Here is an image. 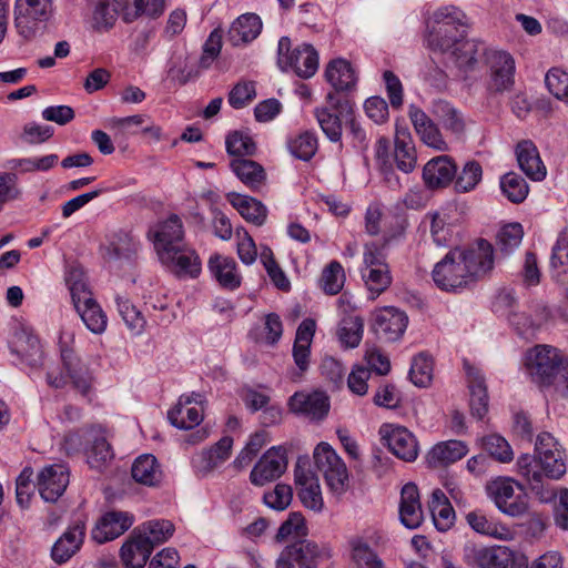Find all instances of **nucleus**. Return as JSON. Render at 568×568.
I'll return each instance as SVG.
<instances>
[{
    "instance_id": "7ed1b4c3",
    "label": "nucleus",
    "mask_w": 568,
    "mask_h": 568,
    "mask_svg": "<svg viewBox=\"0 0 568 568\" xmlns=\"http://www.w3.org/2000/svg\"><path fill=\"white\" fill-rule=\"evenodd\" d=\"M535 455H521L517 460L519 474L528 481L532 490L542 486V477L559 479L566 474L564 452L557 439L548 432L537 436Z\"/></svg>"
},
{
    "instance_id": "2f4dec72",
    "label": "nucleus",
    "mask_w": 568,
    "mask_h": 568,
    "mask_svg": "<svg viewBox=\"0 0 568 568\" xmlns=\"http://www.w3.org/2000/svg\"><path fill=\"white\" fill-rule=\"evenodd\" d=\"M517 162L520 170L532 181H541L546 176V166L544 165L539 152L531 141H521L516 148Z\"/></svg>"
},
{
    "instance_id": "39448f33",
    "label": "nucleus",
    "mask_w": 568,
    "mask_h": 568,
    "mask_svg": "<svg viewBox=\"0 0 568 568\" xmlns=\"http://www.w3.org/2000/svg\"><path fill=\"white\" fill-rule=\"evenodd\" d=\"M277 65L284 72L293 71L298 78L310 79L318 69V53L308 43L292 49L291 39L282 37L277 44Z\"/></svg>"
},
{
    "instance_id": "1a4fd4ad",
    "label": "nucleus",
    "mask_w": 568,
    "mask_h": 568,
    "mask_svg": "<svg viewBox=\"0 0 568 568\" xmlns=\"http://www.w3.org/2000/svg\"><path fill=\"white\" fill-rule=\"evenodd\" d=\"M463 560L470 568H513L515 552L506 546L466 542Z\"/></svg>"
},
{
    "instance_id": "338daca9",
    "label": "nucleus",
    "mask_w": 568,
    "mask_h": 568,
    "mask_svg": "<svg viewBox=\"0 0 568 568\" xmlns=\"http://www.w3.org/2000/svg\"><path fill=\"white\" fill-rule=\"evenodd\" d=\"M305 521L301 513H291L288 518L282 523L275 536L276 541L282 542L288 538H300L305 535Z\"/></svg>"
},
{
    "instance_id": "a18cd8bd",
    "label": "nucleus",
    "mask_w": 568,
    "mask_h": 568,
    "mask_svg": "<svg viewBox=\"0 0 568 568\" xmlns=\"http://www.w3.org/2000/svg\"><path fill=\"white\" fill-rule=\"evenodd\" d=\"M121 0H100L93 11V28L105 31L121 17Z\"/></svg>"
},
{
    "instance_id": "423d86ee",
    "label": "nucleus",
    "mask_w": 568,
    "mask_h": 568,
    "mask_svg": "<svg viewBox=\"0 0 568 568\" xmlns=\"http://www.w3.org/2000/svg\"><path fill=\"white\" fill-rule=\"evenodd\" d=\"M479 49L477 58L484 57L487 67V91L491 94L510 91L515 84V59L506 51L487 49L483 42Z\"/></svg>"
},
{
    "instance_id": "c03bdc74",
    "label": "nucleus",
    "mask_w": 568,
    "mask_h": 568,
    "mask_svg": "<svg viewBox=\"0 0 568 568\" xmlns=\"http://www.w3.org/2000/svg\"><path fill=\"white\" fill-rule=\"evenodd\" d=\"M74 308L91 333L97 335L104 333L108 326V317L95 300L80 304Z\"/></svg>"
},
{
    "instance_id": "de8ad7c7",
    "label": "nucleus",
    "mask_w": 568,
    "mask_h": 568,
    "mask_svg": "<svg viewBox=\"0 0 568 568\" xmlns=\"http://www.w3.org/2000/svg\"><path fill=\"white\" fill-rule=\"evenodd\" d=\"M65 281L69 286L74 307L94 300L82 268L71 267Z\"/></svg>"
},
{
    "instance_id": "ddd939ff",
    "label": "nucleus",
    "mask_w": 568,
    "mask_h": 568,
    "mask_svg": "<svg viewBox=\"0 0 568 568\" xmlns=\"http://www.w3.org/2000/svg\"><path fill=\"white\" fill-rule=\"evenodd\" d=\"M318 545L308 539H297L286 546L276 559V568H317L322 557Z\"/></svg>"
},
{
    "instance_id": "680f3d73",
    "label": "nucleus",
    "mask_w": 568,
    "mask_h": 568,
    "mask_svg": "<svg viewBox=\"0 0 568 568\" xmlns=\"http://www.w3.org/2000/svg\"><path fill=\"white\" fill-rule=\"evenodd\" d=\"M291 153L300 160H311L317 151V138L312 132H304L288 143Z\"/></svg>"
},
{
    "instance_id": "f03ea898",
    "label": "nucleus",
    "mask_w": 568,
    "mask_h": 568,
    "mask_svg": "<svg viewBox=\"0 0 568 568\" xmlns=\"http://www.w3.org/2000/svg\"><path fill=\"white\" fill-rule=\"evenodd\" d=\"M152 235L160 262L179 277H196L201 272V260L184 242L183 225L178 215L160 223Z\"/></svg>"
},
{
    "instance_id": "603ef678",
    "label": "nucleus",
    "mask_w": 568,
    "mask_h": 568,
    "mask_svg": "<svg viewBox=\"0 0 568 568\" xmlns=\"http://www.w3.org/2000/svg\"><path fill=\"white\" fill-rule=\"evenodd\" d=\"M92 437V444L87 450L88 463L91 468L101 470L114 457L113 449L104 436Z\"/></svg>"
},
{
    "instance_id": "9d476101",
    "label": "nucleus",
    "mask_w": 568,
    "mask_h": 568,
    "mask_svg": "<svg viewBox=\"0 0 568 568\" xmlns=\"http://www.w3.org/2000/svg\"><path fill=\"white\" fill-rule=\"evenodd\" d=\"M458 256H462L460 250H452L434 266L433 281L442 291L456 292L473 283L468 276L467 267Z\"/></svg>"
},
{
    "instance_id": "4d7b16f0",
    "label": "nucleus",
    "mask_w": 568,
    "mask_h": 568,
    "mask_svg": "<svg viewBox=\"0 0 568 568\" xmlns=\"http://www.w3.org/2000/svg\"><path fill=\"white\" fill-rule=\"evenodd\" d=\"M483 169L477 161H467L459 174L456 173L455 189L457 192H470L481 181Z\"/></svg>"
},
{
    "instance_id": "13d9d810",
    "label": "nucleus",
    "mask_w": 568,
    "mask_h": 568,
    "mask_svg": "<svg viewBox=\"0 0 568 568\" xmlns=\"http://www.w3.org/2000/svg\"><path fill=\"white\" fill-rule=\"evenodd\" d=\"M225 146L226 152L235 156V159L253 155L256 151L253 139L248 134L240 131H234L226 136Z\"/></svg>"
},
{
    "instance_id": "9b49d317",
    "label": "nucleus",
    "mask_w": 568,
    "mask_h": 568,
    "mask_svg": "<svg viewBox=\"0 0 568 568\" xmlns=\"http://www.w3.org/2000/svg\"><path fill=\"white\" fill-rule=\"evenodd\" d=\"M52 13V0H16V28L23 38L30 39L36 34L37 23L49 21Z\"/></svg>"
},
{
    "instance_id": "6ab92c4d",
    "label": "nucleus",
    "mask_w": 568,
    "mask_h": 568,
    "mask_svg": "<svg viewBox=\"0 0 568 568\" xmlns=\"http://www.w3.org/2000/svg\"><path fill=\"white\" fill-rule=\"evenodd\" d=\"M408 317L405 312L388 306L376 313L373 331L385 342L398 341L406 331Z\"/></svg>"
},
{
    "instance_id": "774afa93",
    "label": "nucleus",
    "mask_w": 568,
    "mask_h": 568,
    "mask_svg": "<svg viewBox=\"0 0 568 568\" xmlns=\"http://www.w3.org/2000/svg\"><path fill=\"white\" fill-rule=\"evenodd\" d=\"M293 497L292 487L285 484H277L272 491L265 493L263 500L266 506L275 510L286 509Z\"/></svg>"
},
{
    "instance_id": "09e8293b",
    "label": "nucleus",
    "mask_w": 568,
    "mask_h": 568,
    "mask_svg": "<svg viewBox=\"0 0 568 568\" xmlns=\"http://www.w3.org/2000/svg\"><path fill=\"white\" fill-rule=\"evenodd\" d=\"M361 274L372 298L379 296L392 284L389 266H382L379 268H362Z\"/></svg>"
},
{
    "instance_id": "c85d7f7f",
    "label": "nucleus",
    "mask_w": 568,
    "mask_h": 568,
    "mask_svg": "<svg viewBox=\"0 0 568 568\" xmlns=\"http://www.w3.org/2000/svg\"><path fill=\"white\" fill-rule=\"evenodd\" d=\"M465 367L470 392V413L477 419H483L488 412L489 402L485 378L477 368L467 364Z\"/></svg>"
},
{
    "instance_id": "cd10ccee",
    "label": "nucleus",
    "mask_w": 568,
    "mask_h": 568,
    "mask_svg": "<svg viewBox=\"0 0 568 568\" xmlns=\"http://www.w3.org/2000/svg\"><path fill=\"white\" fill-rule=\"evenodd\" d=\"M233 439L229 436L222 437L214 446L203 450L193 458V465L196 471L203 476L224 463L231 455Z\"/></svg>"
},
{
    "instance_id": "a211bd4d",
    "label": "nucleus",
    "mask_w": 568,
    "mask_h": 568,
    "mask_svg": "<svg viewBox=\"0 0 568 568\" xmlns=\"http://www.w3.org/2000/svg\"><path fill=\"white\" fill-rule=\"evenodd\" d=\"M460 255L458 257L467 267L468 276L473 282L485 276L493 268L494 248L484 239H480L474 247L460 250Z\"/></svg>"
},
{
    "instance_id": "79ce46f5",
    "label": "nucleus",
    "mask_w": 568,
    "mask_h": 568,
    "mask_svg": "<svg viewBox=\"0 0 568 568\" xmlns=\"http://www.w3.org/2000/svg\"><path fill=\"white\" fill-rule=\"evenodd\" d=\"M467 453V445L462 440L443 442L429 452V463L435 466L449 465L462 459Z\"/></svg>"
},
{
    "instance_id": "dca6fc26",
    "label": "nucleus",
    "mask_w": 568,
    "mask_h": 568,
    "mask_svg": "<svg viewBox=\"0 0 568 568\" xmlns=\"http://www.w3.org/2000/svg\"><path fill=\"white\" fill-rule=\"evenodd\" d=\"M69 485V469L65 465L53 464L44 466L37 477L40 496L49 503L57 501Z\"/></svg>"
},
{
    "instance_id": "393cba45",
    "label": "nucleus",
    "mask_w": 568,
    "mask_h": 568,
    "mask_svg": "<svg viewBox=\"0 0 568 568\" xmlns=\"http://www.w3.org/2000/svg\"><path fill=\"white\" fill-rule=\"evenodd\" d=\"M85 535L83 521H77L54 542L51 557L58 564L68 561L81 547Z\"/></svg>"
},
{
    "instance_id": "4be33fe9",
    "label": "nucleus",
    "mask_w": 568,
    "mask_h": 568,
    "mask_svg": "<svg viewBox=\"0 0 568 568\" xmlns=\"http://www.w3.org/2000/svg\"><path fill=\"white\" fill-rule=\"evenodd\" d=\"M408 115L416 133L426 145L437 151L448 149L438 126L420 108L414 104L409 105Z\"/></svg>"
},
{
    "instance_id": "412c9836",
    "label": "nucleus",
    "mask_w": 568,
    "mask_h": 568,
    "mask_svg": "<svg viewBox=\"0 0 568 568\" xmlns=\"http://www.w3.org/2000/svg\"><path fill=\"white\" fill-rule=\"evenodd\" d=\"M134 521L128 511L111 510L105 513L92 530V538L99 544L113 540L124 534Z\"/></svg>"
},
{
    "instance_id": "aec40b11",
    "label": "nucleus",
    "mask_w": 568,
    "mask_h": 568,
    "mask_svg": "<svg viewBox=\"0 0 568 568\" xmlns=\"http://www.w3.org/2000/svg\"><path fill=\"white\" fill-rule=\"evenodd\" d=\"M202 403V396L196 393L180 396L175 406L169 410L170 423L180 429H192L203 420V412L196 405Z\"/></svg>"
},
{
    "instance_id": "3c124183",
    "label": "nucleus",
    "mask_w": 568,
    "mask_h": 568,
    "mask_svg": "<svg viewBox=\"0 0 568 568\" xmlns=\"http://www.w3.org/2000/svg\"><path fill=\"white\" fill-rule=\"evenodd\" d=\"M363 318L361 316L349 315L341 321L337 335L343 345L349 348H354L359 345L363 337Z\"/></svg>"
},
{
    "instance_id": "c9c22d12",
    "label": "nucleus",
    "mask_w": 568,
    "mask_h": 568,
    "mask_svg": "<svg viewBox=\"0 0 568 568\" xmlns=\"http://www.w3.org/2000/svg\"><path fill=\"white\" fill-rule=\"evenodd\" d=\"M227 199L233 207H235L247 222L256 226H261L265 223L267 209L261 201L239 193H229Z\"/></svg>"
},
{
    "instance_id": "4c0bfd02",
    "label": "nucleus",
    "mask_w": 568,
    "mask_h": 568,
    "mask_svg": "<svg viewBox=\"0 0 568 568\" xmlns=\"http://www.w3.org/2000/svg\"><path fill=\"white\" fill-rule=\"evenodd\" d=\"M230 168L241 182L253 191L260 190L265 184V170L253 160L233 159Z\"/></svg>"
},
{
    "instance_id": "5fc2aeb1",
    "label": "nucleus",
    "mask_w": 568,
    "mask_h": 568,
    "mask_svg": "<svg viewBox=\"0 0 568 568\" xmlns=\"http://www.w3.org/2000/svg\"><path fill=\"white\" fill-rule=\"evenodd\" d=\"M345 280V272L342 264L337 261H332L324 267L320 284L326 294L336 295L342 291Z\"/></svg>"
},
{
    "instance_id": "8fccbe9b",
    "label": "nucleus",
    "mask_w": 568,
    "mask_h": 568,
    "mask_svg": "<svg viewBox=\"0 0 568 568\" xmlns=\"http://www.w3.org/2000/svg\"><path fill=\"white\" fill-rule=\"evenodd\" d=\"M524 236V230L519 223H509L503 226L496 236L497 253L507 256L519 247Z\"/></svg>"
},
{
    "instance_id": "bb28decb",
    "label": "nucleus",
    "mask_w": 568,
    "mask_h": 568,
    "mask_svg": "<svg viewBox=\"0 0 568 568\" xmlns=\"http://www.w3.org/2000/svg\"><path fill=\"white\" fill-rule=\"evenodd\" d=\"M209 270L216 282L225 290H236L241 286L242 276L237 271L234 258L214 254L207 263Z\"/></svg>"
},
{
    "instance_id": "5701e85b",
    "label": "nucleus",
    "mask_w": 568,
    "mask_h": 568,
    "mask_svg": "<svg viewBox=\"0 0 568 568\" xmlns=\"http://www.w3.org/2000/svg\"><path fill=\"white\" fill-rule=\"evenodd\" d=\"M399 519L409 529L418 528L423 523L419 491L414 483H407L400 490Z\"/></svg>"
},
{
    "instance_id": "a19ab883",
    "label": "nucleus",
    "mask_w": 568,
    "mask_h": 568,
    "mask_svg": "<svg viewBox=\"0 0 568 568\" xmlns=\"http://www.w3.org/2000/svg\"><path fill=\"white\" fill-rule=\"evenodd\" d=\"M131 474L136 483L146 486H155L162 479L160 465L156 458L150 454L141 455L134 460Z\"/></svg>"
},
{
    "instance_id": "c756f323",
    "label": "nucleus",
    "mask_w": 568,
    "mask_h": 568,
    "mask_svg": "<svg viewBox=\"0 0 568 568\" xmlns=\"http://www.w3.org/2000/svg\"><path fill=\"white\" fill-rule=\"evenodd\" d=\"M152 550L150 541L134 529L121 548L122 562L125 568H143Z\"/></svg>"
},
{
    "instance_id": "473e14b6",
    "label": "nucleus",
    "mask_w": 568,
    "mask_h": 568,
    "mask_svg": "<svg viewBox=\"0 0 568 568\" xmlns=\"http://www.w3.org/2000/svg\"><path fill=\"white\" fill-rule=\"evenodd\" d=\"M394 158L396 166L404 173H410L417 164L415 144L406 128H397L395 134Z\"/></svg>"
},
{
    "instance_id": "49530a36",
    "label": "nucleus",
    "mask_w": 568,
    "mask_h": 568,
    "mask_svg": "<svg viewBox=\"0 0 568 568\" xmlns=\"http://www.w3.org/2000/svg\"><path fill=\"white\" fill-rule=\"evenodd\" d=\"M139 535L145 537L151 547L165 542L174 532L173 523L165 519H153L142 524L135 529Z\"/></svg>"
},
{
    "instance_id": "72a5a7b5",
    "label": "nucleus",
    "mask_w": 568,
    "mask_h": 568,
    "mask_svg": "<svg viewBox=\"0 0 568 568\" xmlns=\"http://www.w3.org/2000/svg\"><path fill=\"white\" fill-rule=\"evenodd\" d=\"M325 78L336 92L353 90L357 81L351 63L342 58L334 59L326 65Z\"/></svg>"
},
{
    "instance_id": "f8f14e48",
    "label": "nucleus",
    "mask_w": 568,
    "mask_h": 568,
    "mask_svg": "<svg viewBox=\"0 0 568 568\" xmlns=\"http://www.w3.org/2000/svg\"><path fill=\"white\" fill-rule=\"evenodd\" d=\"M515 487L520 488V485L508 477L496 478L486 486L487 494L497 508L511 517L521 516L527 511V503L521 495L515 494Z\"/></svg>"
},
{
    "instance_id": "4468645a",
    "label": "nucleus",
    "mask_w": 568,
    "mask_h": 568,
    "mask_svg": "<svg viewBox=\"0 0 568 568\" xmlns=\"http://www.w3.org/2000/svg\"><path fill=\"white\" fill-rule=\"evenodd\" d=\"M388 449L399 459L414 462L418 456V443L415 435L404 426L386 424L379 430Z\"/></svg>"
},
{
    "instance_id": "0e129e2a",
    "label": "nucleus",
    "mask_w": 568,
    "mask_h": 568,
    "mask_svg": "<svg viewBox=\"0 0 568 568\" xmlns=\"http://www.w3.org/2000/svg\"><path fill=\"white\" fill-rule=\"evenodd\" d=\"M33 469L24 467L16 480L17 503L21 508H28L37 485L32 480Z\"/></svg>"
},
{
    "instance_id": "0eeeda50",
    "label": "nucleus",
    "mask_w": 568,
    "mask_h": 568,
    "mask_svg": "<svg viewBox=\"0 0 568 568\" xmlns=\"http://www.w3.org/2000/svg\"><path fill=\"white\" fill-rule=\"evenodd\" d=\"M316 469L323 475L331 493L342 496L349 488V476L345 463L327 443H320L314 449Z\"/></svg>"
},
{
    "instance_id": "20e7f679",
    "label": "nucleus",
    "mask_w": 568,
    "mask_h": 568,
    "mask_svg": "<svg viewBox=\"0 0 568 568\" xmlns=\"http://www.w3.org/2000/svg\"><path fill=\"white\" fill-rule=\"evenodd\" d=\"M525 369L540 388L552 387L568 398V356L551 345L539 344L525 354Z\"/></svg>"
},
{
    "instance_id": "ea45409f",
    "label": "nucleus",
    "mask_w": 568,
    "mask_h": 568,
    "mask_svg": "<svg viewBox=\"0 0 568 568\" xmlns=\"http://www.w3.org/2000/svg\"><path fill=\"white\" fill-rule=\"evenodd\" d=\"M121 17L125 22H132L141 16L150 18L163 13L165 0H121Z\"/></svg>"
},
{
    "instance_id": "864d4df0",
    "label": "nucleus",
    "mask_w": 568,
    "mask_h": 568,
    "mask_svg": "<svg viewBox=\"0 0 568 568\" xmlns=\"http://www.w3.org/2000/svg\"><path fill=\"white\" fill-rule=\"evenodd\" d=\"M115 304L118 312L128 328L134 334L142 333L146 322L136 306L133 305L128 297L122 295H116Z\"/></svg>"
},
{
    "instance_id": "6e6552de",
    "label": "nucleus",
    "mask_w": 568,
    "mask_h": 568,
    "mask_svg": "<svg viewBox=\"0 0 568 568\" xmlns=\"http://www.w3.org/2000/svg\"><path fill=\"white\" fill-rule=\"evenodd\" d=\"M353 114V103L348 99L337 95L336 92H328L325 98V105L317 106L314 110L320 128L331 142L341 141L342 119L348 120Z\"/></svg>"
},
{
    "instance_id": "2eb2a0df",
    "label": "nucleus",
    "mask_w": 568,
    "mask_h": 568,
    "mask_svg": "<svg viewBox=\"0 0 568 568\" xmlns=\"http://www.w3.org/2000/svg\"><path fill=\"white\" fill-rule=\"evenodd\" d=\"M287 468L285 450L280 447H272L263 454L253 467L250 479L255 486H264L274 481L284 474Z\"/></svg>"
},
{
    "instance_id": "37998d69",
    "label": "nucleus",
    "mask_w": 568,
    "mask_h": 568,
    "mask_svg": "<svg viewBox=\"0 0 568 568\" xmlns=\"http://www.w3.org/2000/svg\"><path fill=\"white\" fill-rule=\"evenodd\" d=\"M433 114L442 122L444 128L456 135L465 131V121L460 111L445 100L434 101Z\"/></svg>"
},
{
    "instance_id": "6e6d98bb",
    "label": "nucleus",
    "mask_w": 568,
    "mask_h": 568,
    "mask_svg": "<svg viewBox=\"0 0 568 568\" xmlns=\"http://www.w3.org/2000/svg\"><path fill=\"white\" fill-rule=\"evenodd\" d=\"M503 194L513 203L523 202L529 192L527 182L520 175L509 172L500 180Z\"/></svg>"
},
{
    "instance_id": "bf43d9fd",
    "label": "nucleus",
    "mask_w": 568,
    "mask_h": 568,
    "mask_svg": "<svg viewBox=\"0 0 568 568\" xmlns=\"http://www.w3.org/2000/svg\"><path fill=\"white\" fill-rule=\"evenodd\" d=\"M409 377L418 387L429 385L433 378V361L427 354L420 353L413 358Z\"/></svg>"
},
{
    "instance_id": "f704fd0d",
    "label": "nucleus",
    "mask_w": 568,
    "mask_h": 568,
    "mask_svg": "<svg viewBox=\"0 0 568 568\" xmlns=\"http://www.w3.org/2000/svg\"><path fill=\"white\" fill-rule=\"evenodd\" d=\"M262 31V21L255 13H246L239 17L229 30V41L234 47L246 44Z\"/></svg>"
},
{
    "instance_id": "e433bc0d",
    "label": "nucleus",
    "mask_w": 568,
    "mask_h": 568,
    "mask_svg": "<svg viewBox=\"0 0 568 568\" xmlns=\"http://www.w3.org/2000/svg\"><path fill=\"white\" fill-rule=\"evenodd\" d=\"M435 527L439 531H447L455 523V511L447 496L440 489L433 490L428 501Z\"/></svg>"
},
{
    "instance_id": "7c9ffc66",
    "label": "nucleus",
    "mask_w": 568,
    "mask_h": 568,
    "mask_svg": "<svg viewBox=\"0 0 568 568\" xmlns=\"http://www.w3.org/2000/svg\"><path fill=\"white\" fill-rule=\"evenodd\" d=\"M61 358L74 388L83 396L88 395L93 382L88 365L80 361L73 351L68 347H61Z\"/></svg>"
},
{
    "instance_id": "e2e57ef3",
    "label": "nucleus",
    "mask_w": 568,
    "mask_h": 568,
    "mask_svg": "<svg viewBox=\"0 0 568 568\" xmlns=\"http://www.w3.org/2000/svg\"><path fill=\"white\" fill-rule=\"evenodd\" d=\"M481 443L484 449L498 462L508 463L514 457L509 443L498 434L485 436Z\"/></svg>"
},
{
    "instance_id": "69168bd1",
    "label": "nucleus",
    "mask_w": 568,
    "mask_h": 568,
    "mask_svg": "<svg viewBox=\"0 0 568 568\" xmlns=\"http://www.w3.org/2000/svg\"><path fill=\"white\" fill-rule=\"evenodd\" d=\"M545 83L549 92L559 100L568 103V73L561 69H550L546 77Z\"/></svg>"
},
{
    "instance_id": "a878e982",
    "label": "nucleus",
    "mask_w": 568,
    "mask_h": 568,
    "mask_svg": "<svg viewBox=\"0 0 568 568\" xmlns=\"http://www.w3.org/2000/svg\"><path fill=\"white\" fill-rule=\"evenodd\" d=\"M290 407L293 412L308 416L312 419H323L329 409L328 397L322 392L311 394L295 393L290 398Z\"/></svg>"
},
{
    "instance_id": "58836bf2",
    "label": "nucleus",
    "mask_w": 568,
    "mask_h": 568,
    "mask_svg": "<svg viewBox=\"0 0 568 568\" xmlns=\"http://www.w3.org/2000/svg\"><path fill=\"white\" fill-rule=\"evenodd\" d=\"M349 551L352 568H385L378 554L361 537L349 540Z\"/></svg>"
},
{
    "instance_id": "f3484780",
    "label": "nucleus",
    "mask_w": 568,
    "mask_h": 568,
    "mask_svg": "<svg viewBox=\"0 0 568 568\" xmlns=\"http://www.w3.org/2000/svg\"><path fill=\"white\" fill-rule=\"evenodd\" d=\"M10 349L21 363L34 368L42 364L43 352L39 338L33 332L24 326L14 329L10 339Z\"/></svg>"
},
{
    "instance_id": "f257e3e1",
    "label": "nucleus",
    "mask_w": 568,
    "mask_h": 568,
    "mask_svg": "<svg viewBox=\"0 0 568 568\" xmlns=\"http://www.w3.org/2000/svg\"><path fill=\"white\" fill-rule=\"evenodd\" d=\"M466 14L454 6L437 9L427 23L425 42L433 52L449 57L464 71L477 64L480 41L466 38Z\"/></svg>"
},
{
    "instance_id": "b1692460",
    "label": "nucleus",
    "mask_w": 568,
    "mask_h": 568,
    "mask_svg": "<svg viewBox=\"0 0 568 568\" xmlns=\"http://www.w3.org/2000/svg\"><path fill=\"white\" fill-rule=\"evenodd\" d=\"M457 168L452 158L440 155L428 161L423 169V179L430 189L445 187L452 183Z\"/></svg>"
},
{
    "instance_id": "052dcab7",
    "label": "nucleus",
    "mask_w": 568,
    "mask_h": 568,
    "mask_svg": "<svg viewBox=\"0 0 568 568\" xmlns=\"http://www.w3.org/2000/svg\"><path fill=\"white\" fill-rule=\"evenodd\" d=\"M57 154H49L41 158L12 159L8 162L9 168L19 170L22 173L48 171L58 163Z\"/></svg>"
}]
</instances>
